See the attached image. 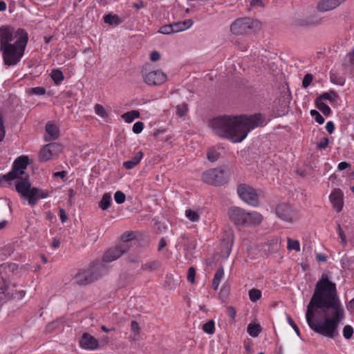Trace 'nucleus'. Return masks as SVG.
Here are the masks:
<instances>
[{
	"label": "nucleus",
	"instance_id": "obj_1",
	"mask_svg": "<svg viewBox=\"0 0 354 354\" xmlns=\"http://www.w3.org/2000/svg\"><path fill=\"white\" fill-rule=\"evenodd\" d=\"M306 321L315 332L330 338L337 335V327L344 317L336 285L322 274L317 282L313 297L307 306Z\"/></svg>",
	"mask_w": 354,
	"mask_h": 354
},
{
	"label": "nucleus",
	"instance_id": "obj_2",
	"mask_svg": "<svg viewBox=\"0 0 354 354\" xmlns=\"http://www.w3.org/2000/svg\"><path fill=\"white\" fill-rule=\"evenodd\" d=\"M28 34L24 28L10 25L0 27V52L5 65L17 64L24 55Z\"/></svg>",
	"mask_w": 354,
	"mask_h": 354
},
{
	"label": "nucleus",
	"instance_id": "obj_3",
	"mask_svg": "<svg viewBox=\"0 0 354 354\" xmlns=\"http://www.w3.org/2000/svg\"><path fill=\"white\" fill-rule=\"evenodd\" d=\"M239 115H224L212 119L209 125L219 137L232 142H241L245 138V132L240 126Z\"/></svg>",
	"mask_w": 354,
	"mask_h": 354
},
{
	"label": "nucleus",
	"instance_id": "obj_4",
	"mask_svg": "<svg viewBox=\"0 0 354 354\" xmlns=\"http://www.w3.org/2000/svg\"><path fill=\"white\" fill-rule=\"evenodd\" d=\"M230 221L236 225L255 226L259 225L262 220V215L257 212H248L239 207H232L228 209Z\"/></svg>",
	"mask_w": 354,
	"mask_h": 354
},
{
	"label": "nucleus",
	"instance_id": "obj_5",
	"mask_svg": "<svg viewBox=\"0 0 354 354\" xmlns=\"http://www.w3.org/2000/svg\"><path fill=\"white\" fill-rule=\"evenodd\" d=\"M28 175L19 177L17 179L20 180L16 184V190L21 194V197L27 198L30 205H35L39 198H45L48 196L47 191H43L37 187L31 188L28 180Z\"/></svg>",
	"mask_w": 354,
	"mask_h": 354
},
{
	"label": "nucleus",
	"instance_id": "obj_6",
	"mask_svg": "<svg viewBox=\"0 0 354 354\" xmlns=\"http://www.w3.org/2000/svg\"><path fill=\"white\" fill-rule=\"evenodd\" d=\"M28 157L26 156L17 158L13 163L12 170L8 174L0 176V186L6 187L10 185L15 179L27 175L25 170L28 167Z\"/></svg>",
	"mask_w": 354,
	"mask_h": 354
},
{
	"label": "nucleus",
	"instance_id": "obj_7",
	"mask_svg": "<svg viewBox=\"0 0 354 354\" xmlns=\"http://www.w3.org/2000/svg\"><path fill=\"white\" fill-rule=\"evenodd\" d=\"M239 119L241 121L240 126L242 130L246 133L245 138L251 130L263 126L265 122V118L261 113H254L250 115H239Z\"/></svg>",
	"mask_w": 354,
	"mask_h": 354
},
{
	"label": "nucleus",
	"instance_id": "obj_8",
	"mask_svg": "<svg viewBox=\"0 0 354 354\" xmlns=\"http://www.w3.org/2000/svg\"><path fill=\"white\" fill-rule=\"evenodd\" d=\"M202 179L205 183L214 186H220L227 183L225 169L222 168H214L203 172Z\"/></svg>",
	"mask_w": 354,
	"mask_h": 354
},
{
	"label": "nucleus",
	"instance_id": "obj_9",
	"mask_svg": "<svg viewBox=\"0 0 354 354\" xmlns=\"http://www.w3.org/2000/svg\"><path fill=\"white\" fill-rule=\"evenodd\" d=\"M237 193L239 197L246 203L257 206L259 204V196L256 190L246 184H241L237 187Z\"/></svg>",
	"mask_w": 354,
	"mask_h": 354
},
{
	"label": "nucleus",
	"instance_id": "obj_10",
	"mask_svg": "<svg viewBox=\"0 0 354 354\" xmlns=\"http://www.w3.org/2000/svg\"><path fill=\"white\" fill-rule=\"evenodd\" d=\"M276 214L279 218L288 222H293L299 217L297 211L289 204L284 203L277 205Z\"/></svg>",
	"mask_w": 354,
	"mask_h": 354
},
{
	"label": "nucleus",
	"instance_id": "obj_11",
	"mask_svg": "<svg viewBox=\"0 0 354 354\" xmlns=\"http://www.w3.org/2000/svg\"><path fill=\"white\" fill-rule=\"evenodd\" d=\"M142 75L144 82L149 86H159L167 81L166 74L160 70L152 71L150 72L142 71Z\"/></svg>",
	"mask_w": 354,
	"mask_h": 354
},
{
	"label": "nucleus",
	"instance_id": "obj_12",
	"mask_svg": "<svg viewBox=\"0 0 354 354\" xmlns=\"http://www.w3.org/2000/svg\"><path fill=\"white\" fill-rule=\"evenodd\" d=\"M252 28V20L249 17L236 19L231 25V32L234 35L248 33Z\"/></svg>",
	"mask_w": 354,
	"mask_h": 354
},
{
	"label": "nucleus",
	"instance_id": "obj_13",
	"mask_svg": "<svg viewBox=\"0 0 354 354\" xmlns=\"http://www.w3.org/2000/svg\"><path fill=\"white\" fill-rule=\"evenodd\" d=\"M127 252V246L125 244L117 245L109 248L103 256V261L109 263L120 258L123 254Z\"/></svg>",
	"mask_w": 354,
	"mask_h": 354
},
{
	"label": "nucleus",
	"instance_id": "obj_14",
	"mask_svg": "<svg viewBox=\"0 0 354 354\" xmlns=\"http://www.w3.org/2000/svg\"><path fill=\"white\" fill-rule=\"evenodd\" d=\"M80 346L83 349L93 351L99 348V341L88 333H84L80 340Z\"/></svg>",
	"mask_w": 354,
	"mask_h": 354
},
{
	"label": "nucleus",
	"instance_id": "obj_15",
	"mask_svg": "<svg viewBox=\"0 0 354 354\" xmlns=\"http://www.w3.org/2000/svg\"><path fill=\"white\" fill-rule=\"evenodd\" d=\"M330 203L337 212L342 211L343 208V194L339 189H335L329 196Z\"/></svg>",
	"mask_w": 354,
	"mask_h": 354
},
{
	"label": "nucleus",
	"instance_id": "obj_16",
	"mask_svg": "<svg viewBox=\"0 0 354 354\" xmlns=\"http://www.w3.org/2000/svg\"><path fill=\"white\" fill-rule=\"evenodd\" d=\"M45 129L46 132V135L44 136L45 141H53L59 137L60 134L59 128L53 122H48L46 124Z\"/></svg>",
	"mask_w": 354,
	"mask_h": 354
},
{
	"label": "nucleus",
	"instance_id": "obj_17",
	"mask_svg": "<svg viewBox=\"0 0 354 354\" xmlns=\"http://www.w3.org/2000/svg\"><path fill=\"white\" fill-rule=\"evenodd\" d=\"M341 2L340 0H321L317 3V9L322 12L330 11L338 7Z\"/></svg>",
	"mask_w": 354,
	"mask_h": 354
},
{
	"label": "nucleus",
	"instance_id": "obj_18",
	"mask_svg": "<svg viewBox=\"0 0 354 354\" xmlns=\"http://www.w3.org/2000/svg\"><path fill=\"white\" fill-rule=\"evenodd\" d=\"M104 270V265L100 262L92 263L86 270L88 274L93 278V282L101 277L102 271Z\"/></svg>",
	"mask_w": 354,
	"mask_h": 354
},
{
	"label": "nucleus",
	"instance_id": "obj_19",
	"mask_svg": "<svg viewBox=\"0 0 354 354\" xmlns=\"http://www.w3.org/2000/svg\"><path fill=\"white\" fill-rule=\"evenodd\" d=\"M75 282L78 285H87L93 282V278L85 270L78 272L74 278Z\"/></svg>",
	"mask_w": 354,
	"mask_h": 354
},
{
	"label": "nucleus",
	"instance_id": "obj_20",
	"mask_svg": "<svg viewBox=\"0 0 354 354\" xmlns=\"http://www.w3.org/2000/svg\"><path fill=\"white\" fill-rule=\"evenodd\" d=\"M18 269V265L15 263H6L0 266V274L3 277H10Z\"/></svg>",
	"mask_w": 354,
	"mask_h": 354
},
{
	"label": "nucleus",
	"instance_id": "obj_21",
	"mask_svg": "<svg viewBox=\"0 0 354 354\" xmlns=\"http://www.w3.org/2000/svg\"><path fill=\"white\" fill-rule=\"evenodd\" d=\"M142 157V151H138L131 160L124 162L123 166L127 169H131L140 162Z\"/></svg>",
	"mask_w": 354,
	"mask_h": 354
},
{
	"label": "nucleus",
	"instance_id": "obj_22",
	"mask_svg": "<svg viewBox=\"0 0 354 354\" xmlns=\"http://www.w3.org/2000/svg\"><path fill=\"white\" fill-rule=\"evenodd\" d=\"M54 157V155L51 153L50 149L48 147V145H44L40 151L39 155V160L40 162H46Z\"/></svg>",
	"mask_w": 354,
	"mask_h": 354
},
{
	"label": "nucleus",
	"instance_id": "obj_23",
	"mask_svg": "<svg viewBox=\"0 0 354 354\" xmlns=\"http://www.w3.org/2000/svg\"><path fill=\"white\" fill-rule=\"evenodd\" d=\"M106 24L111 26H118L122 22V19L117 15L108 14L104 17Z\"/></svg>",
	"mask_w": 354,
	"mask_h": 354
},
{
	"label": "nucleus",
	"instance_id": "obj_24",
	"mask_svg": "<svg viewBox=\"0 0 354 354\" xmlns=\"http://www.w3.org/2000/svg\"><path fill=\"white\" fill-rule=\"evenodd\" d=\"M122 118L127 123L132 122L136 118H140V112L137 110H132L123 113L121 115Z\"/></svg>",
	"mask_w": 354,
	"mask_h": 354
},
{
	"label": "nucleus",
	"instance_id": "obj_25",
	"mask_svg": "<svg viewBox=\"0 0 354 354\" xmlns=\"http://www.w3.org/2000/svg\"><path fill=\"white\" fill-rule=\"evenodd\" d=\"M224 275V270L223 266H221L216 271L214 274L213 281H212V286L214 290H216L218 287V285L223 279Z\"/></svg>",
	"mask_w": 354,
	"mask_h": 354
},
{
	"label": "nucleus",
	"instance_id": "obj_26",
	"mask_svg": "<svg viewBox=\"0 0 354 354\" xmlns=\"http://www.w3.org/2000/svg\"><path fill=\"white\" fill-rule=\"evenodd\" d=\"M111 203V195L110 193H105L99 203V207L102 210L107 209Z\"/></svg>",
	"mask_w": 354,
	"mask_h": 354
},
{
	"label": "nucleus",
	"instance_id": "obj_27",
	"mask_svg": "<svg viewBox=\"0 0 354 354\" xmlns=\"http://www.w3.org/2000/svg\"><path fill=\"white\" fill-rule=\"evenodd\" d=\"M261 330V326L259 324H250L247 328L248 334L253 337H257Z\"/></svg>",
	"mask_w": 354,
	"mask_h": 354
},
{
	"label": "nucleus",
	"instance_id": "obj_28",
	"mask_svg": "<svg viewBox=\"0 0 354 354\" xmlns=\"http://www.w3.org/2000/svg\"><path fill=\"white\" fill-rule=\"evenodd\" d=\"M315 104L317 109L326 116L329 115L331 113L330 108L324 102H321L320 100H316Z\"/></svg>",
	"mask_w": 354,
	"mask_h": 354
},
{
	"label": "nucleus",
	"instance_id": "obj_29",
	"mask_svg": "<svg viewBox=\"0 0 354 354\" xmlns=\"http://www.w3.org/2000/svg\"><path fill=\"white\" fill-rule=\"evenodd\" d=\"M133 239V234L132 232H126L121 236L122 242L118 245L125 244L127 246V252L131 248V245L129 241Z\"/></svg>",
	"mask_w": 354,
	"mask_h": 354
},
{
	"label": "nucleus",
	"instance_id": "obj_30",
	"mask_svg": "<svg viewBox=\"0 0 354 354\" xmlns=\"http://www.w3.org/2000/svg\"><path fill=\"white\" fill-rule=\"evenodd\" d=\"M50 76L54 81L55 84L58 85L64 80V75L59 69H53L51 72Z\"/></svg>",
	"mask_w": 354,
	"mask_h": 354
},
{
	"label": "nucleus",
	"instance_id": "obj_31",
	"mask_svg": "<svg viewBox=\"0 0 354 354\" xmlns=\"http://www.w3.org/2000/svg\"><path fill=\"white\" fill-rule=\"evenodd\" d=\"M261 297V292L257 288H252L249 290V298L252 302H256Z\"/></svg>",
	"mask_w": 354,
	"mask_h": 354
},
{
	"label": "nucleus",
	"instance_id": "obj_32",
	"mask_svg": "<svg viewBox=\"0 0 354 354\" xmlns=\"http://www.w3.org/2000/svg\"><path fill=\"white\" fill-rule=\"evenodd\" d=\"M203 330L207 334H213L215 331L214 322L212 319L207 322L203 324Z\"/></svg>",
	"mask_w": 354,
	"mask_h": 354
},
{
	"label": "nucleus",
	"instance_id": "obj_33",
	"mask_svg": "<svg viewBox=\"0 0 354 354\" xmlns=\"http://www.w3.org/2000/svg\"><path fill=\"white\" fill-rule=\"evenodd\" d=\"M47 145L50 149L51 153H53L54 156L59 153L62 150V145L57 142H50L47 144Z\"/></svg>",
	"mask_w": 354,
	"mask_h": 354
},
{
	"label": "nucleus",
	"instance_id": "obj_34",
	"mask_svg": "<svg viewBox=\"0 0 354 354\" xmlns=\"http://www.w3.org/2000/svg\"><path fill=\"white\" fill-rule=\"evenodd\" d=\"M185 215L187 218L192 222H196L200 219V214L197 212L192 209H187L185 211Z\"/></svg>",
	"mask_w": 354,
	"mask_h": 354
},
{
	"label": "nucleus",
	"instance_id": "obj_35",
	"mask_svg": "<svg viewBox=\"0 0 354 354\" xmlns=\"http://www.w3.org/2000/svg\"><path fill=\"white\" fill-rule=\"evenodd\" d=\"M27 93L28 95H43L46 93V88L44 87H40V86L34 87V88H31L30 89H28L27 91Z\"/></svg>",
	"mask_w": 354,
	"mask_h": 354
},
{
	"label": "nucleus",
	"instance_id": "obj_36",
	"mask_svg": "<svg viewBox=\"0 0 354 354\" xmlns=\"http://www.w3.org/2000/svg\"><path fill=\"white\" fill-rule=\"evenodd\" d=\"M287 248L290 250H295L297 252L300 251L299 242L297 240H292L290 238H288V245Z\"/></svg>",
	"mask_w": 354,
	"mask_h": 354
},
{
	"label": "nucleus",
	"instance_id": "obj_37",
	"mask_svg": "<svg viewBox=\"0 0 354 354\" xmlns=\"http://www.w3.org/2000/svg\"><path fill=\"white\" fill-rule=\"evenodd\" d=\"M94 109H95V113L97 115L100 116L101 118H106L108 117V113L102 105H101L100 104H96L95 105Z\"/></svg>",
	"mask_w": 354,
	"mask_h": 354
},
{
	"label": "nucleus",
	"instance_id": "obj_38",
	"mask_svg": "<svg viewBox=\"0 0 354 354\" xmlns=\"http://www.w3.org/2000/svg\"><path fill=\"white\" fill-rule=\"evenodd\" d=\"M159 266L158 261H153L146 263L142 266V268L145 270L152 271L156 270Z\"/></svg>",
	"mask_w": 354,
	"mask_h": 354
},
{
	"label": "nucleus",
	"instance_id": "obj_39",
	"mask_svg": "<svg viewBox=\"0 0 354 354\" xmlns=\"http://www.w3.org/2000/svg\"><path fill=\"white\" fill-rule=\"evenodd\" d=\"M187 111V104L185 103L176 106V113L180 117L185 115Z\"/></svg>",
	"mask_w": 354,
	"mask_h": 354
},
{
	"label": "nucleus",
	"instance_id": "obj_40",
	"mask_svg": "<svg viewBox=\"0 0 354 354\" xmlns=\"http://www.w3.org/2000/svg\"><path fill=\"white\" fill-rule=\"evenodd\" d=\"M330 81L334 84L341 85V86H343L344 84V82H345L344 78L342 77H338L335 73H330Z\"/></svg>",
	"mask_w": 354,
	"mask_h": 354
},
{
	"label": "nucleus",
	"instance_id": "obj_41",
	"mask_svg": "<svg viewBox=\"0 0 354 354\" xmlns=\"http://www.w3.org/2000/svg\"><path fill=\"white\" fill-rule=\"evenodd\" d=\"M159 32L160 33L165 34V35L174 33L172 24L161 26L159 29Z\"/></svg>",
	"mask_w": 354,
	"mask_h": 354
},
{
	"label": "nucleus",
	"instance_id": "obj_42",
	"mask_svg": "<svg viewBox=\"0 0 354 354\" xmlns=\"http://www.w3.org/2000/svg\"><path fill=\"white\" fill-rule=\"evenodd\" d=\"M114 198L118 204H122L126 199L125 194L121 191H117L114 194Z\"/></svg>",
	"mask_w": 354,
	"mask_h": 354
},
{
	"label": "nucleus",
	"instance_id": "obj_43",
	"mask_svg": "<svg viewBox=\"0 0 354 354\" xmlns=\"http://www.w3.org/2000/svg\"><path fill=\"white\" fill-rule=\"evenodd\" d=\"M310 115L315 118V121L322 124L324 122V118L323 116L316 110H311Z\"/></svg>",
	"mask_w": 354,
	"mask_h": 354
},
{
	"label": "nucleus",
	"instance_id": "obj_44",
	"mask_svg": "<svg viewBox=\"0 0 354 354\" xmlns=\"http://www.w3.org/2000/svg\"><path fill=\"white\" fill-rule=\"evenodd\" d=\"M353 334V328L350 325H346L343 329V335L346 339H350Z\"/></svg>",
	"mask_w": 354,
	"mask_h": 354
},
{
	"label": "nucleus",
	"instance_id": "obj_45",
	"mask_svg": "<svg viewBox=\"0 0 354 354\" xmlns=\"http://www.w3.org/2000/svg\"><path fill=\"white\" fill-rule=\"evenodd\" d=\"M313 80V76L310 73H307L305 75L303 80H302V86L304 88H307L312 82Z\"/></svg>",
	"mask_w": 354,
	"mask_h": 354
},
{
	"label": "nucleus",
	"instance_id": "obj_46",
	"mask_svg": "<svg viewBox=\"0 0 354 354\" xmlns=\"http://www.w3.org/2000/svg\"><path fill=\"white\" fill-rule=\"evenodd\" d=\"M195 275H196V270H195L194 268L190 267L187 271V281L191 282L192 283H194V280H195Z\"/></svg>",
	"mask_w": 354,
	"mask_h": 354
},
{
	"label": "nucleus",
	"instance_id": "obj_47",
	"mask_svg": "<svg viewBox=\"0 0 354 354\" xmlns=\"http://www.w3.org/2000/svg\"><path fill=\"white\" fill-rule=\"evenodd\" d=\"M144 128V123L142 122H136L133 126V132L138 134L142 132Z\"/></svg>",
	"mask_w": 354,
	"mask_h": 354
},
{
	"label": "nucleus",
	"instance_id": "obj_48",
	"mask_svg": "<svg viewBox=\"0 0 354 354\" xmlns=\"http://www.w3.org/2000/svg\"><path fill=\"white\" fill-rule=\"evenodd\" d=\"M337 231H338V234L339 236V237L341 238V240H342V244L345 246L346 245V236L345 235V234L344 233L341 226L339 224L337 225Z\"/></svg>",
	"mask_w": 354,
	"mask_h": 354
},
{
	"label": "nucleus",
	"instance_id": "obj_49",
	"mask_svg": "<svg viewBox=\"0 0 354 354\" xmlns=\"http://www.w3.org/2000/svg\"><path fill=\"white\" fill-rule=\"evenodd\" d=\"M328 142H329L328 138L325 137L317 143V147L319 149H325L327 147Z\"/></svg>",
	"mask_w": 354,
	"mask_h": 354
},
{
	"label": "nucleus",
	"instance_id": "obj_50",
	"mask_svg": "<svg viewBox=\"0 0 354 354\" xmlns=\"http://www.w3.org/2000/svg\"><path fill=\"white\" fill-rule=\"evenodd\" d=\"M131 330L134 333L135 336L138 335L140 333V326L139 324L133 320L131 323Z\"/></svg>",
	"mask_w": 354,
	"mask_h": 354
},
{
	"label": "nucleus",
	"instance_id": "obj_51",
	"mask_svg": "<svg viewBox=\"0 0 354 354\" xmlns=\"http://www.w3.org/2000/svg\"><path fill=\"white\" fill-rule=\"evenodd\" d=\"M5 127L3 125V120L2 116L0 115V142H1L5 137Z\"/></svg>",
	"mask_w": 354,
	"mask_h": 354
},
{
	"label": "nucleus",
	"instance_id": "obj_52",
	"mask_svg": "<svg viewBox=\"0 0 354 354\" xmlns=\"http://www.w3.org/2000/svg\"><path fill=\"white\" fill-rule=\"evenodd\" d=\"M287 320H288V323L290 324V325L292 326V328L294 329V330L295 331L297 335L298 336H299L300 335L299 329L298 326H297V324L292 319V318L290 316H288Z\"/></svg>",
	"mask_w": 354,
	"mask_h": 354
},
{
	"label": "nucleus",
	"instance_id": "obj_53",
	"mask_svg": "<svg viewBox=\"0 0 354 354\" xmlns=\"http://www.w3.org/2000/svg\"><path fill=\"white\" fill-rule=\"evenodd\" d=\"M227 314L232 319H234L236 315V311L234 307L228 306L227 308Z\"/></svg>",
	"mask_w": 354,
	"mask_h": 354
},
{
	"label": "nucleus",
	"instance_id": "obj_54",
	"mask_svg": "<svg viewBox=\"0 0 354 354\" xmlns=\"http://www.w3.org/2000/svg\"><path fill=\"white\" fill-rule=\"evenodd\" d=\"M172 25H173L174 32H178L185 30L183 24H182L181 21L172 24Z\"/></svg>",
	"mask_w": 354,
	"mask_h": 354
},
{
	"label": "nucleus",
	"instance_id": "obj_55",
	"mask_svg": "<svg viewBox=\"0 0 354 354\" xmlns=\"http://www.w3.org/2000/svg\"><path fill=\"white\" fill-rule=\"evenodd\" d=\"M316 100H320L321 102H322V100H330V101H332L333 99L330 96V94L329 93H322V95H320Z\"/></svg>",
	"mask_w": 354,
	"mask_h": 354
},
{
	"label": "nucleus",
	"instance_id": "obj_56",
	"mask_svg": "<svg viewBox=\"0 0 354 354\" xmlns=\"http://www.w3.org/2000/svg\"><path fill=\"white\" fill-rule=\"evenodd\" d=\"M59 216H60V219H61V221L62 223H65L67 219H68V216L66 214V212L64 209L62 208H60L59 209Z\"/></svg>",
	"mask_w": 354,
	"mask_h": 354
},
{
	"label": "nucleus",
	"instance_id": "obj_57",
	"mask_svg": "<svg viewBox=\"0 0 354 354\" xmlns=\"http://www.w3.org/2000/svg\"><path fill=\"white\" fill-rule=\"evenodd\" d=\"M326 129L329 133H333L335 130V125L333 122L329 121L326 123Z\"/></svg>",
	"mask_w": 354,
	"mask_h": 354
},
{
	"label": "nucleus",
	"instance_id": "obj_58",
	"mask_svg": "<svg viewBox=\"0 0 354 354\" xmlns=\"http://www.w3.org/2000/svg\"><path fill=\"white\" fill-rule=\"evenodd\" d=\"M160 57V55L158 51H153L150 55V59L152 62L158 61Z\"/></svg>",
	"mask_w": 354,
	"mask_h": 354
},
{
	"label": "nucleus",
	"instance_id": "obj_59",
	"mask_svg": "<svg viewBox=\"0 0 354 354\" xmlns=\"http://www.w3.org/2000/svg\"><path fill=\"white\" fill-rule=\"evenodd\" d=\"M218 153L216 152H209L207 153V158L212 161L214 162L218 159Z\"/></svg>",
	"mask_w": 354,
	"mask_h": 354
},
{
	"label": "nucleus",
	"instance_id": "obj_60",
	"mask_svg": "<svg viewBox=\"0 0 354 354\" xmlns=\"http://www.w3.org/2000/svg\"><path fill=\"white\" fill-rule=\"evenodd\" d=\"M316 259L318 261L326 262L327 261V257L324 254L318 253L316 255Z\"/></svg>",
	"mask_w": 354,
	"mask_h": 354
},
{
	"label": "nucleus",
	"instance_id": "obj_61",
	"mask_svg": "<svg viewBox=\"0 0 354 354\" xmlns=\"http://www.w3.org/2000/svg\"><path fill=\"white\" fill-rule=\"evenodd\" d=\"M349 167H351V165L349 163H348L347 162H341L338 165V169L340 171H342V170L347 169Z\"/></svg>",
	"mask_w": 354,
	"mask_h": 354
},
{
	"label": "nucleus",
	"instance_id": "obj_62",
	"mask_svg": "<svg viewBox=\"0 0 354 354\" xmlns=\"http://www.w3.org/2000/svg\"><path fill=\"white\" fill-rule=\"evenodd\" d=\"M166 245H167V241H166L165 239V238H161L160 241H159V244H158V251L162 250Z\"/></svg>",
	"mask_w": 354,
	"mask_h": 354
},
{
	"label": "nucleus",
	"instance_id": "obj_63",
	"mask_svg": "<svg viewBox=\"0 0 354 354\" xmlns=\"http://www.w3.org/2000/svg\"><path fill=\"white\" fill-rule=\"evenodd\" d=\"M347 57L348 58L350 64L354 67V50L347 55Z\"/></svg>",
	"mask_w": 354,
	"mask_h": 354
},
{
	"label": "nucleus",
	"instance_id": "obj_64",
	"mask_svg": "<svg viewBox=\"0 0 354 354\" xmlns=\"http://www.w3.org/2000/svg\"><path fill=\"white\" fill-rule=\"evenodd\" d=\"M182 24H183L184 30H186L191 27L193 24V21L191 19H187L183 21H181Z\"/></svg>",
	"mask_w": 354,
	"mask_h": 354
}]
</instances>
